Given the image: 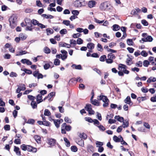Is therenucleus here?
Returning a JSON list of instances; mask_svg holds the SVG:
<instances>
[{"mask_svg": "<svg viewBox=\"0 0 156 156\" xmlns=\"http://www.w3.org/2000/svg\"><path fill=\"white\" fill-rule=\"evenodd\" d=\"M18 17L15 14H13L9 18L10 26L12 28H14L17 25Z\"/></svg>", "mask_w": 156, "mask_h": 156, "instance_id": "obj_1", "label": "nucleus"}, {"mask_svg": "<svg viewBox=\"0 0 156 156\" xmlns=\"http://www.w3.org/2000/svg\"><path fill=\"white\" fill-rule=\"evenodd\" d=\"M100 9L102 11H106L111 9L112 7L110 6L109 3L107 2H105L101 3L99 7Z\"/></svg>", "mask_w": 156, "mask_h": 156, "instance_id": "obj_2", "label": "nucleus"}, {"mask_svg": "<svg viewBox=\"0 0 156 156\" xmlns=\"http://www.w3.org/2000/svg\"><path fill=\"white\" fill-rule=\"evenodd\" d=\"M25 22L26 23V25H29L30 26H27L26 27V30H29L30 31H32L33 28L32 25L31 23H30V20L28 19H26L25 20Z\"/></svg>", "mask_w": 156, "mask_h": 156, "instance_id": "obj_3", "label": "nucleus"}, {"mask_svg": "<svg viewBox=\"0 0 156 156\" xmlns=\"http://www.w3.org/2000/svg\"><path fill=\"white\" fill-rule=\"evenodd\" d=\"M33 74L34 76L35 77H37L38 79L40 78L42 79L43 77V76L42 74L39 73L38 70H36L34 71Z\"/></svg>", "mask_w": 156, "mask_h": 156, "instance_id": "obj_4", "label": "nucleus"}, {"mask_svg": "<svg viewBox=\"0 0 156 156\" xmlns=\"http://www.w3.org/2000/svg\"><path fill=\"white\" fill-rule=\"evenodd\" d=\"M98 99L99 100H102L104 102H109V100L107 96L104 95H100L98 96Z\"/></svg>", "mask_w": 156, "mask_h": 156, "instance_id": "obj_5", "label": "nucleus"}, {"mask_svg": "<svg viewBox=\"0 0 156 156\" xmlns=\"http://www.w3.org/2000/svg\"><path fill=\"white\" fill-rule=\"evenodd\" d=\"M97 2L94 0L89 1L87 3V5L90 8H92L95 7L97 4Z\"/></svg>", "mask_w": 156, "mask_h": 156, "instance_id": "obj_6", "label": "nucleus"}, {"mask_svg": "<svg viewBox=\"0 0 156 156\" xmlns=\"http://www.w3.org/2000/svg\"><path fill=\"white\" fill-rule=\"evenodd\" d=\"M26 150L28 151L32 152L34 153L36 152L37 151L36 148L33 147L30 145H27Z\"/></svg>", "mask_w": 156, "mask_h": 156, "instance_id": "obj_7", "label": "nucleus"}, {"mask_svg": "<svg viewBox=\"0 0 156 156\" xmlns=\"http://www.w3.org/2000/svg\"><path fill=\"white\" fill-rule=\"evenodd\" d=\"M74 6L76 7H80L82 6V2L79 0H76L74 2Z\"/></svg>", "mask_w": 156, "mask_h": 156, "instance_id": "obj_8", "label": "nucleus"}, {"mask_svg": "<svg viewBox=\"0 0 156 156\" xmlns=\"http://www.w3.org/2000/svg\"><path fill=\"white\" fill-rule=\"evenodd\" d=\"M61 52L63 54L62 56V59L63 60L66 59L67 57V52L64 50H61Z\"/></svg>", "mask_w": 156, "mask_h": 156, "instance_id": "obj_9", "label": "nucleus"}, {"mask_svg": "<svg viewBox=\"0 0 156 156\" xmlns=\"http://www.w3.org/2000/svg\"><path fill=\"white\" fill-rule=\"evenodd\" d=\"M63 128H64L67 131H70L71 130L72 127L70 125H67L66 123H63L61 126Z\"/></svg>", "mask_w": 156, "mask_h": 156, "instance_id": "obj_10", "label": "nucleus"}, {"mask_svg": "<svg viewBox=\"0 0 156 156\" xmlns=\"http://www.w3.org/2000/svg\"><path fill=\"white\" fill-rule=\"evenodd\" d=\"M153 40V38L151 36H148L145 38H142L143 42H151Z\"/></svg>", "mask_w": 156, "mask_h": 156, "instance_id": "obj_11", "label": "nucleus"}, {"mask_svg": "<svg viewBox=\"0 0 156 156\" xmlns=\"http://www.w3.org/2000/svg\"><path fill=\"white\" fill-rule=\"evenodd\" d=\"M124 101L125 103L130 105H132L133 104V102L131 101L130 96H127L124 100Z\"/></svg>", "mask_w": 156, "mask_h": 156, "instance_id": "obj_12", "label": "nucleus"}, {"mask_svg": "<svg viewBox=\"0 0 156 156\" xmlns=\"http://www.w3.org/2000/svg\"><path fill=\"white\" fill-rule=\"evenodd\" d=\"M87 149L89 153H92L94 151L93 147L90 144L87 145Z\"/></svg>", "mask_w": 156, "mask_h": 156, "instance_id": "obj_13", "label": "nucleus"}, {"mask_svg": "<svg viewBox=\"0 0 156 156\" xmlns=\"http://www.w3.org/2000/svg\"><path fill=\"white\" fill-rule=\"evenodd\" d=\"M56 140L53 139H50L48 140V144L51 146H53L55 144Z\"/></svg>", "mask_w": 156, "mask_h": 156, "instance_id": "obj_14", "label": "nucleus"}, {"mask_svg": "<svg viewBox=\"0 0 156 156\" xmlns=\"http://www.w3.org/2000/svg\"><path fill=\"white\" fill-rule=\"evenodd\" d=\"M37 104H39L43 101V100L42 99V96L41 94H39L37 95Z\"/></svg>", "mask_w": 156, "mask_h": 156, "instance_id": "obj_15", "label": "nucleus"}, {"mask_svg": "<svg viewBox=\"0 0 156 156\" xmlns=\"http://www.w3.org/2000/svg\"><path fill=\"white\" fill-rule=\"evenodd\" d=\"M126 66L124 64H120L119 66V70L122 71H123L126 69Z\"/></svg>", "mask_w": 156, "mask_h": 156, "instance_id": "obj_16", "label": "nucleus"}, {"mask_svg": "<svg viewBox=\"0 0 156 156\" xmlns=\"http://www.w3.org/2000/svg\"><path fill=\"white\" fill-rule=\"evenodd\" d=\"M127 56L129 57V58H127L126 60V64L128 65H130L132 64V59H133V58H130L129 55H127Z\"/></svg>", "mask_w": 156, "mask_h": 156, "instance_id": "obj_17", "label": "nucleus"}, {"mask_svg": "<svg viewBox=\"0 0 156 156\" xmlns=\"http://www.w3.org/2000/svg\"><path fill=\"white\" fill-rule=\"evenodd\" d=\"M70 80L71 81H76L77 82H79L80 83H82L83 82L82 79L80 78V77H78L77 78H73L72 79H71Z\"/></svg>", "mask_w": 156, "mask_h": 156, "instance_id": "obj_18", "label": "nucleus"}, {"mask_svg": "<svg viewBox=\"0 0 156 156\" xmlns=\"http://www.w3.org/2000/svg\"><path fill=\"white\" fill-rule=\"evenodd\" d=\"M19 148L16 146L14 147V151L16 153V154L20 156L21 155V152L19 151Z\"/></svg>", "mask_w": 156, "mask_h": 156, "instance_id": "obj_19", "label": "nucleus"}, {"mask_svg": "<svg viewBox=\"0 0 156 156\" xmlns=\"http://www.w3.org/2000/svg\"><path fill=\"white\" fill-rule=\"evenodd\" d=\"M87 47L88 49L92 50L94 47V44L92 43H88L87 44Z\"/></svg>", "mask_w": 156, "mask_h": 156, "instance_id": "obj_20", "label": "nucleus"}, {"mask_svg": "<svg viewBox=\"0 0 156 156\" xmlns=\"http://www.w3.org/2000/svg\"><path fill=\"white\" fill-rule=\"evenodd\" d=\"M115 119H117V120L120 122H123L124 119L123 117H120L119 115H116L115 117Z\"/></svg>", "mask_w": 156, "mask_h": 156, "instance_id": "obj_21", "label": "nucleus"}, {"mask_svg": "<svg viewBox=\"0 0 156 156\" xmlns=\"http://www.w3.org/2000/svg\"><path fill=\"white\" fill-rule=\"evenodd\" d=\"M71 67H73V68H75L76 69H81L82 68V67L80 65H76V64H73L72 65Z\"/></svg>", "mask_w": 156, "mask_h": 156, "instance_id": "obj_22", "label": "nucleus"}, {"mask_svg": "<svg viewBox=\"0 0 156 156\" xmlns=\"http://www.w3.org/2000/svg\"><path fill=\"white\" fill-rule=\"evenodd\" d=\"M113 30L114 31H116L119 30L120 29V26L117 24H114L113 26Z\"/></svg>", "mask_w": 156, "mask_h": 156, "instance_id": "obj_23", "label": "nucleus"}, {"mask_svg": "<svg viewBox=\"0 0 156 156\" xmlns=\"http://www.w3.org/2000/svg\"><path fill=\"white\" fill-rule=\"evenodd\" d=\"M46 31L47 33V35H49L50 34H52L54 32L53 30L50 28H48L46 29Z\"/></svg>", "mask_w": 156, "mask_h": 156, "instance_id": "obj_24", "label": "nucleus"}, {"mask_svg": "<svg viewBox=\"0 0 156 156\" xmlns=\"http://www.w3.org/2000/svg\"><path fill=\"white\" fill-rule=\"evenodd\" d=\"M55 93L54 92H52L49 94L48 96V98H49L48 101H51L52 100H51V98L53 96H55Z\"/></svg>", "mask_w": 156, "mask_h": 156, "instance_id": "obj_25", "label": "nucleus"}, {"mask_svg": "<svg viewBox=\"0 0 156 156\" xmlns=\"http://www.w3.org/2000/svg\"><path fill=\"white\" fill-rule=\"evenodd\" d=\"M31 105L33 109L36 108H37V105L36 102L34 101H32L31 103Z\"/></svg>", "mask_w": 156, "mask_h": 156, "instance_id": "obj_26", "label": "nucleus"}, {"mask_svg": "<svg viewBox=\"0 0 156 156\" xmlns=\"http://www.w3.org/2000/svg\"><path fill=\"white\" fill-rule=\"evenodd\" d=\"M28 53L27 51H21L18 52V53L16 55V56H19L22 55L24 54H26Z\"/></svg>", "mask_w": 156, "mask_h": 156, "instance_id": "obj_27", "label": "nucleus"}, {"mask_svg": "<svg viewBox=\"0 0 156 156\" xmlns=\"http://www.w3.org/2000/svg\"><path fill=\"white\" fill-rule=\"evenodd\" d=\"M31 23H32L34 25L38 26L39 24L40 23L37 20L35 19H33L31 21Z\"/></svg>", "mask_w": 156, "mask_h": 156, "instance_id": "obj_28", "label": "nucleus"}, {"mask_svg": "<svg viewBox=\"0 0 156 156\" xmlns=\"http://www.w3.org/2000/svg\"><path fill=\"white\" fill-rule=\"evenodd\" d=\"M91 103L95 106H98L100 105L99 103H98L97 100L95 99L91 101Z\"/></svg>", "mask_w": 156, "mask_h": 156, "instance_id": "obj_29", "label": "nucleus"}, {"mask_svg": "<svg viewBox=\"0 0 156 156\" xmlns=\"http://www.w3.org/2000/svg\"><path fill=\"white\" fill-rule=\"evenodd\" d=\"M79 136L80 138L84 139H85L87 138V134L84 133H80Z\"/></svg>", "mask_w": 156, "mask_h": 156, "instance_id": "obj_30", "label": "nucleus"}, {"mask_svg": "<svg viewBox=\"0 0 156 156\" xmlns=\"http://www.w3.org/2000/svg\"><path fill=\"white\" fill-rule=\"evenodd\" d=\"M64 140L66 143V145L67 147H69L70 146V143L68 139L66 137L64 138Z\"/></svg>", "mask_w": 156, "mask_h": 156, "instance_id": "obj_31", "label": "nucleus"}, {"mask_svg": "<svg viewBox=\"0 0 156 156\" xmlns=\"http://www.w3.org/2000/svg\"><path fill=\"white\" fill-rule=\"evenodd\" d=\"M125 122H123L122 127L124 128L127 127L129 126V123L128 121L125 120Z\"/></svg>", "mask_w": 156, "mask_h": 156, "instance_id": "obj_32", "label": "nucleus"}, {"mask_svg": "<svg viewBox=\"0 0 156 156\" xmlns=\"http://www.w3.org/2000/svg\"><path fill=\"white\" fill-rule=\"evenodd\" d=\"M85 108L86 110L87 111H89L91 108H92L91 105L90 104H87L85 107Z\"/></svg>", "mask_w": 156, "mask_h": 156, "instance_id": "obj_33", "label": "nucleus"}, {"mask_svg": "<svg viewBox=\"0 0 156 156\" xmlns=\"http://www.w3.org/2000/svg\"><path fill=\"white\" fill-rule=\"evenodd\" d=\"M113 139L114 141L116 142H119L121 141V138H119L116 136H113Z\"/></svg>", "mask_w": 156, "mask_h": 156, "instance_id": "obj_34", "label": "nucleus"}, {"mask_svg": "<svg viewBox=\"0 0 156 156\" xmlns=\"http://www.w3.org/2000/svg\"><path fill=\"white\" fill-rule=\"evenodd\" d=\"M54 123L56 127L58 128L59 127L60 123H59L58 119H55L54 120Z\"/></svg>", "mask_w": 156, "mask_h": 156, "instance_id": "obj_35", "label": "nucleus"}, {"mask_svg": "<svg viewBox=\"0 0 156 156\" xmlns=\"http://www.w3.org/2000/svg\"><path fill=\"white\" fill-rule=\"evenodd\" d=\"M140 54L142 56L144 57H147L148 55V53L145 50H143L140 52Z\"/></svg>", "mask_w": 156, "mask_h": 156, "instance_id": "obj_36", "label": "nucleus"}, {"mask_svg": "<svg viewBox=\"0 0 156 156\" xmlns=\"http://www.w3.org/2000/svg\"><path fill=\"white\" fill-rule=\"evenodd\" d=\"M51 114V113L47 109H46L45 110L44 115L45 116H49Z\"/></svg>", "mask_w": 156, "mask_h": 156, "instance_id": "obj_37", "label": "nucleus"}, {"mask_svg": "<svg viewBox=\"0 0 156 156\" xmlns=\"http://www.w3.org/2000/svg\"><path fill=\"white\" fill-rule=\"evenodd\" d=\"M60 33L62 35H64L66 34L67 30L66 29H63L60 30Z\"/></svg>", "mask_w": 156, "mask_h": 156, "instance_id": "obj_38", "label": "nucleus"}, {"mask_svg": "<svg viewBox=\"0 0 156 156\" xmlns=\"http://www.w3.org/2000/svg\"><path fill=\"white\" fill-rule=\"evenodd\" d=\"M35 122V120L33 119H30L26 122L27 123L34 124Z\"/></svg>", "mask_w": 156, "mask_h": 156, "instance_id": "obj_39", "label": "nucleus"}, {"mask_svg": "<svg viewBox=\"0 0 156 156\" xmlns=\"http://www.w3.org/2000/svg\"><path fill=\"white\" fill-rule=\"evenodd\" d=\"M127 43L129 45H133V40L130 39H129L127 40Z\"/></svg>", "mask_w": 156, "mask_h": 156, "instance_id": "obj_40", "label": "nucleus"}, {"mask_svg": "<svg viewBox=\"0 0 156 156\" xmlns=\"http://www.w3.org/2000/svg\"><path fill=\"white\" fill-rule=\"evenodd\" d=\"M108 58L112 59L115 58V57L114 54H112V53H110L108 55Z\"/></svg>", "mask_w": 156, "mask_h": 156, "instance_id": "obj_41", "label": "nucleus"}, {"mask_svg": "<svg viewBox=\"0 0 156 156\" xmlns=\"http://www.w3.org/2000/svg\"><path fill=\"white\" fill-rule=\"evenodd\" d=\"M71 150L74 152H76L77 151V148L75 146H72L71 147Z\"/></svg>", "mask_w": 156, "mask_h": 156, "instance_id": "obj_42", "label": "nucleus"}, {"mask_svg": "<svg viewBox=\"0 0 156 156\" xmlns=\"http://www.w3.org/2000/svg\"><path fill=\"white\" fill-rule=\"evenodd\" d=\"M62 23L68 26H69L70 23V22L69 20H64L62 22Z\"/></svg>", "mask_w": 156, "mask_h": 156, "instance_id": "obj_43", "label": "nucleus"}, {"mask_svg": "<svg viewBox=\"0 0 156 156\" xmlns=\"http://www.w3.org/2000/svg\"><path fill=\"white\" fill-rule=\"evenodd\" d=\"M97 47V49L98 51H101L103 50V48H102V47L100 44L99 43H98V44Z\"/></svg>", "mask_w": 156, "mask_h": 156, "instance_id": "obj_44", "label": "nucleus"}, {"mask_svg": "<svg viewBox=\"0 0 156 156\" xmlns=\"http://www.w3.org/2000/svg\"><path fill=\"white\" fill-rule=\"evenodd\" d=\"M85 120L87 121L90 123H92L93 122V119H92L91 118L89 117H86L85 118Z\"/></svg>", "mask_w": 156, "mask_h": 156, "instance_id": "obj_45", "label": "nucleus"}, {"mask_svg": "<svg viewBox=\"0 0 156 156\" xmlns=\"http://www.w3.org/2000/svg\"><path fill=\"white\" fill-rule=\"evenodd\" d=\"M96 147H99L103 145V143L102 142L97 141L96 143Z\"/></svg>", "mask_w": 156, "mask_h": 156, "instance_id": "obj_46", "label": "nucleus"}, {"mask_svg": "<svg viewBox=\"0 0 156 156\" xmlns=\"http://www.w3.org/2000/svg\"><path fill=\"white\" fill-rule=\"evenodd\" d=\"M44 52L45 53L47 54H49L50 53L51 50L48 47H45L44 49Z\"/></svg>", "mask_w": 156, "mask_h": 156, "instance_id": "obj_47", "label": "nucleus"}, {"mask_svg": "<svg viewBox=\"0 0 156 156\" xmlns=\"http://www.w3.org/2000/svg\"><path fill=\"white\" fill-rule=\"evenodd\" d=\"M64 120L66 122L71 123L72 122L71 119L67 117H66L64 118Z\"/></svg>", "mask_w": 156, "mask_h": 156, "instance_id": "obj_48", "label": "nucleus"}, {"mask_svg": "<svg viewBox=\"0 0 156 156\" xmlns=\"http://www.w3.org/2000/svg\"><path fill=\"white\" fill-rule=\"evenodd\" d=\"M149 64V62L147 60H145L143 62V65L145 67H147Z\"/></svg>", "mask_w": 156, "mask_h": 156, "instance_id": "obj_49", "label": "nucleus"}, {"mask_svg": "<svg viewBox=\"0 0 156 156\" xmlns=\"http://www.w3.org/2000/svg\"><path fill=\"white\" fill-rule=\"evenodd\" d=\"M21 91H24L26 89L25 85L24 84H20V86L19 87Z\"/></svg>", "mask_w": 156, "mask_h": 156, "instance_id": "obj_50", "label": "nucleus"}, {"mask_svg": "<svg viewBox=\"0 0 156 156\" xmlns=\"http://www.w3.org/2000/svg\"><path fill=\"white\" fill-rule=\"evenodd\" d=\"M106 56L105 55H103L101 56L99 58V60L101 62H104L105 61V59L106 58Z\"/></svg>", "mask_w": 156, "mask_h": 156, "instance_id": "obj_51", "label": "nucleus"}, {"mask_svg": "<svg viewBox=\"0 0 156 156\" xmlns=\"http://www.w3.org/2000/svg\"><path fill=\"white\" fill-rule=\"evenodd\" d=\"M20 37L22 40H24L27 38V37L24 35L23 34H20Z\"/></svg>", "mask_w": 156, "mask_h": 156, "instance_id": "obj_52", "label": "nucleus"}, {"mask_svg": "<svg viewBox=\"0 0 156 156\" xmlns=\"http://www.w3.org/2000/svg\"><path fill=\"white\" fill-rule=\"evenodd\" d=\"M60 61L58 59H55L54 62V64L56 66L59 65L60 64Z\"/></svg>", "mask_w": 156, "mask_h": 156, "instance_id": "obj_53", "label": "nucleus"}, {"mask_svg": "<svg viewBox=\"0 0 156 156\" xmlns=\"http://www.w3.org/2000/svg\"><path fill=\"white\" fill-rule=\"evenodd\" d=\"M76 42L78 44H80L83 43V40L80 38H78Z\"/></svg>", "mask_w": 156, "mask_h": 156, "instance_id": "obj_54", "label": "nucleus"}, {"mask_svg": "<svg viewBox=\"0 0 156 156\" xmlns=\"http://www.w3.org/2000/svg\"><path fill=\"white\" fill-rule=\"evenodd\" d=\"M136 66L141 67L142 66V62L141 61H139L136 63Z\"/></svg>", "mask_w": 156, "mask_h": 156, "instance_id": "obj_55", "label": "nucleus"}, {"mask_svg": "<svg viewBox=\"0 0 156 156\" xmlns=\"http://www.w3.org/2000/svg\"><path fill=\"white\" fill-rule=\"evenodd\" d=\"M4 129L6 131H9L10 130V126L9 125H6L4 126Z\"/></svg>", "mask_w": 156, "mask_h": 156, "instance_id": "obj_56", "label": "nucleus"}, {"mask_svg": "<svg viewBox=\"0 0 156 156\" xmlns=\"http://www.w3.org/2000/svg\"><path fill=\"white\" fill-rule=\"evenodd\" d=\"M141 23L144 26H147L148 24L147 22L145 20H142Z\"/></svg>", "mask_w": 156, "mask_h": 156, "instance_id": "obj_57", "label": "nucleus"}, {"mask_svg": "<svg viewBox=\"0 0 156 156\" xmlns=\"http://www.w3.org/2000/svg\"><path fill=\"white\" fill-rule=\"evenodd\" d=\"M98 127L100 130L101 131H104L105 129V127L101 125H100L98 126Z\"/></svg>", "mask_w": 156, "mask_h": 156, "instance_id": "obj_58", "label": "nucleus"}, {"mask_svg": "<svg viewBox=\"0 0 156 156\" xmlns=\"http://www.w3.org/2000/svg\"><path fill=\"white\" fill-rule=\"evenodd\" d=\"M27 145H26L25 144H23L21 146V148L24 151H26L27 150Z\"/></svg>", "mask_w": 156, "mask_h": 156, "instance_id": "obj_59", "label": "nucleus"}, {"mask_svg": "<svg viewBox=\"0 0 156 156\" xmlns=\"http://www.w3.org/2000/svg\"><path fill=\"white\" fill-rule=\"evenodd\" d=\"M36 5L39 7H42V4L40 0H37Z\"/></svg>", "mask_w": 156, "mask_h": 156, "instance_id": "obj_60", "label": "nucleus"}, {"mask_svg": "<svg viewBox=\"0 0 156 156\" xmlns=\"http://www.w3.org/2000/svg\"><path fill=\"white\" fill-rule=\"evenodd\" d=\"M72 13L73 15L77 16L79 14V12L77 10H73L72 12Z\"/></svg>", "mask_w": 156, "mask_h": 156, "instance_id": "obj_61", "label": "nucleus"}, {"mask_svg": "<svg viewBox=\"0 0 156 156\" xmlns=\"http://www.w3.org/2000/svg\"><path fill=\"white\" fill-rule=\"evenodd\" d=\"M17 76V74L15 72H11L10 74V76L11 77H16Z\"/></svg>", "mask_w": 156, "mask_h": 156, "instance_id": "obj_62", "label": "nucleus"}, {"mask_svg": "<svg viewBox=\"0 0 156 156\" xmlns=\"http://www.w3.org/2000/svg\"><path fill=\"white\" fill-rule=\"evenodd\" d=\"M23 71L25 73L29 74H31L32 73V71L31 70L26 69H24Z\"/></svg>", "mask_w": 156, "mask_h": 156, "instance_id": "obj_63", "label": "nucleus"}, {"mask_svg": "<svg viewBox=\"0 0 156 156\" xmlns=\"http://www.w3.org/2000/svg\"><path fill=\"white\" fill-rule=\"evenodd\" d=\"M151 101L152 102H156V94L151 98Z\"/></svg>", "mask_w": 156, "mask_h": 156, "instance_id": "obj_64", "label": "nucleus"}]
</instances>
